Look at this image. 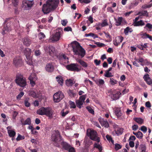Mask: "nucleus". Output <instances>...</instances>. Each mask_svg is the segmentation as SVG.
Masks as SVG:
<instances>
[{
    "label": "nucleus",
    "instance_id": "nucleus-39",
    "mask_svg": "<svg viewBox=\"0 0 152 152\" xmlns=\"http://www.w3.org/2000/svg\"><path fill=\"white\" fill-rule=\"evenodd\" d=\"M137 61H138V62L142 63V62H144V61H146V63L147 64H151H151L148 61L147 59H145V60L144 59L142 58H140L139 59H137L136 60Z\"/></svg>",
    "mask_w": 152,
    "mask_h": 152
},
{
    "label": "nucleus",
    "instance_id": "nucleus-12",
    "mask_svg": "<svg viewBox=\"0 0 152 152\" xmlns=\"http://www.w3.org/2000/svg\"><path fill=\"white\" fill-rule=\"evenodd\" d=\"M54 63L53 62H51L46 64L45 69L46 71L48 72H52L54 70Z\"/></svg>",
    "mask_w": 152,
    "mask_h": 152
},
{
    "label": "nucleus",
    "instance_id": "nucleus-45",
    "mask_svg": "<svg viewBox=\"0 0 152 152\" xmlns=\"http://www.w3.org/2000/svg\"><path fill=\"white\" fill-rule=\"evenodd\" d=\"M29 95L34 98H35L37 97L36 93L34 91H31L29 92Z\"/></svg>",
    "mask_w": 152,
    "mask_h": 152
},
{
    "label": "nucleus",
    "instance_id": "nucleus-54",
    "mask_svg": "<svg viewBox=\"0 0 152 152\" xmlns=\"http://www.w3.org/2000/svg\"><path fill=\"white\" fill-rule=\"evenodd\" d=\"M140 129L144 133H146L147 130V127L144 126H141V128Z\"/></svg>",
    "mask_w": 152,
    "mask_h": 152
},
{
    "label": "nucleus",
    "instance_id": "nucleus-61",
    "mask_svg": "<svg viewBox=\"0 0 152 152\" xmlns=\"http://www.w3.org/2000/svg\"><path fill=\"white\" fill-rule=\"evenodd\" d=\"M122 146L118 144H116L115 145V149L116 150H118L121 148Z\"/></svg>",
    "mask_w": 152,
    "mask_h": 152
},
{
    "label": "nucleus",
    "instance_id": "nucleus-17",
    "mask_svg": "<svg viewBox=\"0 0 152 152\" xmlns=\"http://www.w3.org/2000/svg\"><path fill=\"white\" fill-rule=\"evenodd\" d=\"M133 25L134 26H142L145 25V23L144 21L140 20L139 21L133 22Z\"/></svg>",
    "mask_w": 152,
    "mask_h": 152
},
{
    "label": "nucleus",
    "instance_id": "nucleus-44",
    "mask_svg": "<svg viewBox=\"0 0 152 152\" xmlns=\"http://www.w3.org/2000/svg\"><path fill=\"white\" fill-rule=\"evenodd\" d=\"M105 74L104 75V76L105 77H110L113 76V75H112V73L110 72L105 71Z\"/></svg>",
    "mask_w": 152,
    "mask_h": 152
},
{
    "label": "nucleus",
    "instance_id": "nucleus-14",
    "mask_svg": "<svg viewBox=\"0 0 152 152\" xmlns=\"http://www.w3.org/2000/svg\"><path fill=\"white\" fill-rule=\"evenodd\" d=\"M22 63V59L20 57L17 56L13 59V64L16 66H20Z\"/></svg>",
    "mask_w": 152,
    "mask_h": 152
},
{
    "label": "nucleus",
    "instance_id": "nucleus-19",
    "mask_svg": "<svg viewBox=\"0 0 152 152\" xmlns=\"http://www.w3.org/2000/svg\"><path fill=\"white\" fill-rule=\"evenodd\" d=\"M137 15H139L140 16H143L148 17V13L146 10H143L140 11L137 14Z\"/></svg>",
    "mask_w": 152,
    "mask_h": 152
},
{
    "label": "nucleus",
    "instance_id": "nucleus-52",
    "mask_svg": "<svg viewBox=\"0 0 152 152\" xmlns=\"http://www.w3.org/2000/svg\"><path fill=\"white\" fill-rule=\"evenodd\" d=\"M25 139V137L24 136H22L20 134H19L17 137L16 138L17 141H19L21 140H23Z\"/></svg>",
    "mask_w": 152,
    "mask_h": 152
},
{
    "label": "nucleus",
    "instance_id": "nucleus-40",
    "mask_svg": "<svg viewBox=\"0 0 152 152\" xmlns=\"http://www.w3.org/2000/svg\"><path fill=\"white\" fill-rule=\"evenodd\" d=\"M66 83L67 86H72L73 84V81L70 79L66 80Z\"/></svg>",
    "mask_w": 152,
    "mask_h": 152
},
{
    "label": "nucleus",
    "instance_id": "nucleus-59",
    "mask_svg": "<svg viewBox=\"0 0 152 152\" xmlns=\"http://www.w3.org/2000/svg\"><path fill=\"white\" fill-rule=\"evenodd\" d=\"M152 6L151 4L149 5L145 4L142 6V8L143 9H146L147 8H149Z\"/></svg>",
    "mask_w": 152,
    "mask_h": 152
},
{
    "label": "nucleus",
    "instance_id": "nucleus-10",
    "mask_svg": "<svg viewBox=\"0 0 152 152\" xmlns=\"http://www.w3.org/2000/svg\"><path fill=\"white\" fill-rule=\"evenodd\" d=\"M61 31H56V32L53 34L50 37V39L53 42H56L59 40L61 37Z\"/></svg>",
    "mask_w": 152,
    "mask_h": 152
},
{
    "label": "nucleus",
    "instance_id": "nucleus-46",
    "mask_svg": "<svg viewBox=\"0 0 152 152\" xmlns=\"http://www.w3.org/2000/svg\"><path fill=\"white\" fill-rule=\"evenodd\" d=\"M101 123L105 127L108 128L109 126V123L107 121H104L102 123Z\"/></svg>",
    "mask_w": 152,
    "mask_h": 152
},
{
    "label": "nucleus",
    "instance_id": "nucleus-26",
    "mask_svg": "<svg viewBox=\"0 0 152 152\" xmlns=\"http://www.w3.org/2000/svg\"><path fill=\"white\" fill-rule=\"evenodd\" d=\"M95 82L96 84L99 86H102L104 84V81L102 79H99L95 81Z\"/></svg>",
    "mask_w": 152,
    "mask_h": 152
},
{
    "label": "nucleus",
    "instance_id": "nucleus-2",
    "mask_svg": "<svg viewBox=\"0 0 152 152\" xmlns=\"http://www.w3.org/2000/svg\"><path fill=\"white\" fill-rule=\"evenodd\" d=\"M59 2L58 0H48L46 4H43L42 10L44 14H47L55 9Z\"/></svg>",
    "mask_w": 152,
    "mask_h": 152
},
{
    "label": "nucleus",
    "instance_id": "nucleus-31",
    "mask_svg": "<svg viewBox=\"0 0 152 152\" xmlns=\"http://www.w3.org/2000/svg\"><path fill=\"white\" fill-rule=\"evenodd\" d=\"M132 31L133 30L131 28L127 27L125 29L124 32L125 35H127L128 34L129 32L131 33Z\"/></svg>",
    "mask_w": 152,
    "mask_h": 152
},
{
    "label": "nucleus",
    "instance_id": "nucleus-11",
    "mask_svg": "<svg viewBox=\"0 0 152 152\" xmlns=\"http://www.w3.org/2000/svg\"><path fill=\"white\" fill-rule=\"evenodd\" d=\"M45 49L46 52H49V55L51 56H54L56 54L55 48L52 46H46Z\"/></svg>",
    "mask_w": 152,
    "mask_h": 152
},
{
    "label": "nucleus",
    "instance_id": "nucleus-32",
    "mask_svg": "<svg viewBox=\"0 0 152 152\" xmlns=\"http://www.w3.org/2000/svg\"><path fill=\"white\" fill-rule=\"evenodd\" d=\"M85 36L86 37L91 36L93 37L94 39H95V38L98 37V36L97 35L92 33H90L89 34H85Z\"/></svg>",
    "mask_w": 152,
    "mask_h": 152
},
{
    "label": "nucleus",
    "instance_id": "nucleus-36",
    "mask_svg": "<svg viewBox=\"0 0 152 152\" xmlns=\"http://www.w3.org/2000/svg\"><path fill=\"white\" fill-rule=\"evenodd\" d=\"M76 102L77 107L79 108H81V106L83 104V102L80 100L79 99L76 100Z\"/></svg>",
    "mask_w": 152,
    "mask_h": 152
},
{
    "label": "nucleus",
    "instance_id": "nucleus-48",
    "mask_svg": "<svg viewBox=\"0 0 152 152\" xmlns=\"http://www.w3.org/2000/svg\"><path fill=\"white\" fill-rule=\"evenodd\" d=\"M145 29L148 30V29H151L152 28V25L150 23H147L144 27Z\"/></svg>",
    "mask_w": 152,
    "mask_h": 152
},
{
    "label": "nucleus",
    "instance_id": "nucleus-37",
    "mask_svg": "<svg viewBox=\"0 0 152 152\" xmlns=\"http://www.w3.org/2000/svg\"><path fill=\"white\" fill-rule=\"evenodd\" d=\"M56 78L58 83L60 84V85H62L63 81L62 78L61 77L59 76L56 77Z\"/></svg>",
    "mask_w": 152,
    "mask_h": 152
},
{
    "label": "nucleus",
    "instance_id": "nucleus-3",
    "mask_svg": "<svg viewBox=\"0 0 152 152\" xmlns=\"http://www.w3.org/2000/svg\"><path fill=\"white\" fill-rule=\"evenodd\" d=\"M71 45L72 48L74 55L80 56L81 58L83 57L86 54L84 49L80 45L79 43L76 41L71 43Z\"/></svg>",
    "mask_w": 152,
    "mask_h": 152
},
{
    "label": "nucleus",
    "instance_id": "nucleus-15",
    "mask_svg": "<svg viewBox=\"0 0 152 152\" xmlns=\"http://www.w3.org/2000/svg\"><path fill=\"white\" fill-rule=\"evenodd\" d=\"M143 79L148 84H152V80L149 77V75L148 74H146L144 76Z\"/></svg>",
    "mask_w": 152,
    "mask_h": 152
},
{
    "label": "nucleus",
    "instance_id": "nucleus-23",
    "mask_svg": "<svg viewBox=\"0 0 152 152\" xmlns=\"http://www.w3.org/2000/svg\"><path fill=\"white\" fill-rule=\"evenodd\" d=\"M77 61L83 67L86 68L88 66L87 63L80 59L77 60Z\"/></svg>",
    "mask_w": 152,
    "mask_h": 152
},
{
    "label": "nucleus",
    "instance_id": "nucleus-58",
    "mask_svg": "<svg viewBox=\"0 0 152 152\" xmlns=\"http://www.w3.org/2000/svg\"><path fill=\"white\" fill-rule=\"evenodd\" d=\"M101 25L102 27H104L107 26L108 24L107 22V20L106 19L104 20L102 23L101 24Z\"/></svg>",
    "mask_w": 152,
    "mask_h": 152
},
{
    "label": "nucleus",
    "instance_id": "nucleus-38",
    "mask_svg": "<svg viewBox=\"0 0 152 152\" xmlns=\"http://www.w3.org/2000/svg\"><path fill=\"white\" fill-rule=\"evenodd\" d=\"M68 92V94L70 97H73L75 96L76 94L74 90L69 89V90Z\"/></svg>",
    "mask_w": 152,
    "mask_h": 152
},
{
    "label": "nucleus",
    "instance_id": "nucleus-41",
    "mask_svg": "<svg viewBox=\"0 0 152 152\" xmlns=\"http://www.w3.org/2000/svg\"><path fill=\"white\" fill-rule=\"evenodd\" d=\"M110 83L111 85L113 86L118 83V81L113 78H110Z\"/></svg>",
    "mask_w": 152,
    "mask_h": 152
},
{
    "label": "nucleus",
    "instance_id": "nucleus-50",
    "mask_svg": "<svg viewBox=\"0 0 152 152\" xmlns=\"http://www.w3.org/2000/svg\"><path fill=\"white\" fill-rule=\"evenodd\" d=\"M69 104L70 105V108H75L76 107V105L75 104V103L74 102L70 101L69 102Z\"/></svg>",
    "mask_w": 152,
    "mask_h": 152
},
{
    "label": "nucleus",
    "instance_id": "nucleus-8",
    "mask_svg": "<svg viewBox=\"0 0 152 152\" xmlns=\"http://www.w3.org/2000/svg\"><path fill=\"white\" fill-rule=\"evenodd\" d=\"M64 97L63 93L61 91L55 94L53 96L54 101L56 102H59Z\"/></svg>",
    "mask_w": 152,
    "mask_h": 152
},
{
    "label": "nucleus",
    "instance_id": "nucleus-16",
    "mask_svg": "<svg viewBox=\"0 0 152 152\" xmlns=\"http://www.w3.org/2000/svg\"><path fill=\"white\" fill-rule=\"evenodd\" d=\"M11 30V27L10 23H8L6 25L4 24V27L3 29V32L5 33V31L7 32L10 31Z\"/></svg>",
    "mask_w": 152,
    "mask_h": 152
},
{
    "label": "nucleus",
    "instance_id": "nucleus-4",
    "mask_svg": "<svg viewBox=\"0 0 152 152\" xmlns=\"http://www.w3.org/2000/svg\"><path fill=\"white\" fill-rule=\"evenodd\" d=\"M53 113V112L51 108L49 107H41L37 112V114L40 115H45L49 117H52Z\"/></svg>",
    "mask_w": 152,
    "mask_h": 152
},
{
    "label": "nucleus",
    "instance_id": "nucleus-42",
    "mask_svg": "<svg viewBox=\"0 0 152 152\" xmlns=\"http://www.w3.org/2000/svg\"><path fill=\"white\" fill-rule=\"evenodd\" d=\"M28 79L29 80H36V75L34 74H31L29 77Z\"/></svg>",
    "mask_w": 152,
    "mask_h": 152
},
{
    "label": "nucleus",
    "instance_id": "nucleus-24",
    "mask_svg": "<svg viewBox=\"0 0 152 152\" xmlns=\"http://www.w3.org/2000/svg\"><path fill=\"white\" fill-rule=\"evenodd\" d=\"M133 133L134 135H135L137 138L139 139H142L143 137V134L142 132L140 131H138L137 132H133Z\"/></svg>",
    "mask_w": 152,
    "mask_h": 152
},
{
    "label": "nucleus",
    "instance_id": "nucleus-64",
    "mask_svg": "<svg viewBox=\"0 0 152 152\" xmlns=\"http://www.w3.org/2000/svg\"><path fill=\"white\" fill-rule=\"evenodd\" d=\"M124 39V38L123 37L120 36H118V37L117 40L118 41V42L120 43H121L123 41Z\"/></svg>",
    "mask_w": 152,
    "mask_h": 152
},
{
    "label": "nucleus",
    "instance_id": "nucleus-9",
    "mask_svg": "<svg viewBox=\"0 0 152 152\" xmlns=\"http://www.w3.org/2000/svg\"><path fill=\"white\" fill-rule=\"evenodd\" d=\"M78 66V64L76 63L66 65V68L70 71L79 72L80 70V69L77 67Z\"/></svg>",
    "mask_w": 152,
    "mask_h": 152
},
{
    "label": "nucleus",
    "instance_id": "nucleus-60",
    "mask_svg": "<svg viewBox=\"0 0 152 152\" xmlns=\"http://www.w3.org/2000/svg\"><path fill=\"white\" fill-rule=\"evenodd\" d=\"M95 44L96 45L98 46L101 47H104L105 46V45L102 43L100 42H96Z\"/></svg>",
    "mask_w": 152,
    "mask_h": 152
},
{
    "label": "nucleus",
    "instance_id": "nucleus-49",
    "mask_svg": "<svg viewBox=\"0 0 152 152\" xmlns=\"http://www.w3.org/2000/svg\"><path fill=\"white\" fill-rule=\"evenodd\" d=\"M69 111L68 110L64 112V110H62L61 112V115L63 117H65L67 114L68 113Z\"/></svg>",
    "mask_w": 152,
    "mask_h": 152
},
{
    "label": "nucleus",
    "instance_id": "nucleus-47",
    "mask_svg": "<svg viewBox=\"0 0 152 152\" xmlns=\"http://www.w3.org/2000/svg\"><path fill=\"white\" fill-rule=\"evenodd\" d=\"M106 137L107 140L109 142H110L111 141L112 143L114 142V141L113 140L111 136L107 134L106 136Z\"/></svg>",
    "mask_w": 152,
    "mask_h": 152
},
{
    "label": "nucleus",
    "instance_id": "nucleus-13",
    "mask_svg": "<svg viewBox=\"0 0 152 152\" xmlns=\"http://www.w3.org/2000/svg\"><path fill=\"white\" fill-rule=\"evenodd\" d=\"M58 58L61 64H64L67 63L68 62L69 58L65 55H60Z\"/></svg>",
    "mask_w": 152,
    "mask_h": 152
},
{
    "label": "nucleus",
    "instance_id": "nucleus-20",
    "mask_svg": "<svg viewBox=\"0 0 152 152\" xmlns=\"http://www.w3.org/2000/svg\"><path fill=\"white\" fill-rule=\"evenodd\" d=\"M115 113L118 118L121 116L123 114L121 108H117L115 110Z\"/></svg>",
    "mask_w": 152,
    "mask_h": 152
},
{
    "label": "nucleus",
    "instance_id": "nucleus-6",
    "mask_svg": "<svg viewBox=\"0 0 152 152\" xmlns=\"http://www.w3.org/2000/svg\"><path fill=\"white\" fill-rule=\"evenodd\" d=\"M87 134L91 140L99 143L100 141V137L97 132L93 129L87 130Z\"/></svg>",
    "mask_w": 152,
    "mask_h": 152
},
{
    "label": "nucleus",
    "instance_id": "nucleus-25",
    "mask_svg": "<svg viewBox=\"0 0 152 152\" xmlns=\"http://www.w3.org/2000/svg\"><path fill=\"white\" fill-rule=\"evenodd\" d=\"M31 52V49L28 48H26L24 50V53L26 57L30 56Z\"/></svg>",
    "mask_w": 152,
    "mask_h": 152
},
{
    "label": "nucleus",
    "instance_id": "nucleus-33",
    "mask_svg": "<svg viewBox=\"0 0 152 152\" xmlns=\"http://www.w3.org/2000/svg\"><path fill=\"white\" fill-rule=\"evenodd\" d=\"M26 61L28 65H31L32 64V58L31 56L26 57Z\"/></svg>",
    "mask_w": 152,
    "mask_h": 152
},
{
    "label": "nucleus",
    "instance_id": "nucleus-5",
    "mask_svg": "<svg viewBox=\"0 0 152 152\" xmlns=\"http://www.w3.org/2000/svg\"><path fill=\"white\" fill-rule=\"evenodd\" d=\"M15 82L18 85L23 88L25 87L27 85L25 78L20 74H18L16 75Z\"/></svg>",
    "mask_w": 152,
    "mask_h": 152
},
{
    "label": "nucleus",
    "instance_id": "nucleus-56",
    "mask_svg": "<svg viewBox=\"0 0 152 152\" xmlns=\"http://www.w3.org/2000/svg\"><path fill=\"white\" fill-rule=\"evenodd\" d=\"M39 39H42L45 37V35L43 33L40 32L39 35Z\"/></svg>",
    "mask_w": 152,
    "mask_h": 152
},
{
    "label": "nucleus",
    "instance_id": "nucleus-29",
    "mask_svg": "<svg viewBox=\"0 0 152 152\" xmlns=\"http://www.w3.org/2000/svg\"><path fill=\"white\" fill-rule=\"evenodd\" d=\"M97 142L95 143L94 145V148L98 149L100 151H101L102 150V147Z\"/></svg>",
    "mask_w": 152,
    "mask_h": 152
},
{
    "label": "nucleus",
    "instance_id": "nucleus-57",
    "mask_svg": "<svg viewBox=\"0 0 152 152\" xmlns=\"http://www.w3.org/2000/svg\"><path fill=\"white\" fill-rule=\"evenodd\" d=\"M86 109L88 110L89 112L92 114H94V111L90 107L88 106L86 107Z\"/></svg>",
    "mask_w": 152,
    "mask_h": 152
},
{
    "label": "nucleus",
    "instance_id": "nucleus-28",
    "mask_svg": "<svg viewBox=\"0 0 152 152\" xmlns=\"http://www.w3.org/2000/svg\"><path fill=\"white\" fill-rule=\"evenodd\" d=\"M8 133L9 136L11 137H14L16 134L15 132L12 130H8Z\"/></svg>",
    "mask_w": 152,
    "mask_h": 152
},
{
    "label": "nucleus",
    "instance_id": "nucleus-30",
    "mask_svg": "<svg viewBox=\"0 0 152 152\" xmlns=\"http://www.w3.org/2000/svg\"><path fill=\"white\" fill-rule=\"evenodd\" d=\"M134 120L139 124H141L144 123L143 119L140 118H135Z\"/></svg>",
    "mask_w": 152,
    "mask_h": 152
},
{
    "label": "nucleus",
    "instance_id": "nucleus-1",
    "mask_svg": "<svg viewBox=\"0 0 152 152\" xmlns=\"http://www.w3.org/2000/svg\"><path fill=\"white\" fill-rule=\"evenodd\" d=\"M51 139L55 146L59 147L61 145L63 148L67 151L71 146L68 143L62 141V137L59 132L57 130L55 131L52 134Z\"/></svg>",
    "mask_w": 152,
    "mask_h": 152
},
{
    "label": "nucleus",
    "instance_id": "nucleus-55",
    "mask_svg": "<svg viewBox=\"0 0 152 152\" xmlns=\"http://www.w3.org/2000/svg\"><path fill=\"white\" fill-rule=\"evenodd\" d=\"M86 96V94L82 95L80 96L79 99L84 102L85 100Z\"/></svg>",
    "mask_w": 152,
    "mask_h": 152
},
{
    "label": "nucleus",
    "instance_id": "nucleus-7",
    "mask_svg": "<svg viewBox=\"0 0 152 152\" xmlns=\"http://www.w3.org/2000/svg\"><path fill=\"white\" fill-rule=\"evenodd\" d=\"M110 93L111 94L110 97L113 100H116L118 99L121 94L119 91H117L115 90H111Z\"/></svg>",
    "mask_w": 152,
    "mask_h": 152
},
{
    "label": "nucleus",
    "instance_id": "nucleus-35",
    "mask_svg": "<svg viewBox=\"0 0 152 152\" xmlns=\"http://www.w3.org/2000/svg\"><path fill=\"white\" fill-rule=\"evenodd\" d=\"M142 38L143 39H146L148 38L150 40H152V37L149 34L145 33L142 34Z\"/></svg>",
    "mask_w": 152,
    "mask_h": 152
},
{
    "label": "nucleus",
    "instance_id": "nucleus-51",
    "mask_svg": "<svg viewBox=\"0 0 152 152\" xmlns=\"http://www.w3.org/2000/svg\"><path fill=\"white\" fill-rule=\"evenodd\" d=\"M24 93L23 92H20L18 95L17 96L16 98L17 99H21L24 95Z\"/></svg>",
    "mask_w": 152,
    "mask_h": 152
},
{
    "label": "nucleus",
    "instance_id": "nucleus-27",
    "mask_svg": "<svg viewBox=\"0 0 152 152\" xmlns=\"http://www.w3.org/2000/svg\"><path fill=\"white\" fill-rule=\"evenodd\" d=\"M34 4V2L33 1H27L25 2V6H27L29 8H30L32 7Z\"/></svg>",
    "mask_w": 152,
    "mask_h": 152
},
{
    "label": "nucleus",
    "instance_id": "nucleus-43",
    "mask_svg": "<svg viewBox=\"0 0 152 152\" xmlns=\"http://www.w3.org/2000/svg\"><path fill=\"white\" fill-rule=\"evenodd\" d=\"M29 98H27L25 99L24 101V105L27 107H29L31 105L30 103L29 102Z\"/></svg>",
    "mask_w": 152,
    "mask_h": 152
},
{
    "label": "nucleus",
    "instance_id": "nucleus-21",
    "mask_svg": "<svg viewBox=\"0 0 152 152\" xmlns=\"http://www.w3.org/2000/svg\"><path fill=\"white\" fill-rule=\"evenodd\" d=\"M114 20L115 21L116 24L115 25L116 26H118L121 25V23L122 22L123 20L122 17H119L117 19L115 18Z\"/></svg>",
    "mask_w": 152,
    "mask_h": 152
},
{
    "label": "nucleus",
    "instance_id": "nucleus-34",
    "mask_svg": "<svg viewBox=\"0 0 152 152\" xmlns=\"http://www.w3.org/2000/svg\"><path fill=\"white\" fill-rule=\"evenodd\" d=\"M123 131L122 128H118L117 130H115V132L117 135H119L122 134Z\"/></svg>",
    "mask_w": 152,
    "mask_h": 152
},
{
    "label": "nucleus",
    "instance_id": "nucleus-18",
    "mask_svg": "<svg viewBox=\"0 0 152 152\" xmlns=\"http://www.w3.org/2000/svg\"><path fill=\"white\" fill-rule=\"evenodd\" d=\"M21 122L23 126L30 125L31 123V119L30 118H28L26 120L23 121V118L21 120Z\"/></svg>",
    "mask_w": 152,
    "mask_h": 152
},
{
    "label": "nucleus",
    "instance_id": "nucleus-62",
    "mask_svg": "<svg viewBox=\"0 0 152 152\" xmlns=\"http://www.w3.org/2000/svg\"><path fill=\"white\" fill-rule=\"evenodd\" d=\"M67 151H68L69 152H75V148L72 146H71V147L69 148Z\"/></svg>",
    "mask_w": 152,
    "mask_h": 152
},
{
    "label": "nucleus",
    "instance_id": "nucleus-63",
    "mask_svg": "<svg viewBox=\"0 0 152 152\" xmlns=\"http://www.w3.org/2000/svg\"><path fill=\"white\" fill-rule=\"evenodd\" d=\"M16 152H25L23 149L22 148H18L16 149L15 150Z\"/></svg>",
    "mask_w": 152,
    "mask_h": 152
},
{
    "label": "nucleus",
    "instance_id": "nucleus-53",
    "mask_svg": "<svg viewBox=\"0 0 152 152\" xmlns=\"http://www.w3.org/2000/svg\"><path fill=\"white\" fill-rule=\"evenodd\" d=\"M18 0H12V3L14 6L17 7L18 4Z\"/></svg>",
    "mask_w": 152,
    "mask_h": 152
},
{
    "label": "nucleus",
    "instance_id": "nucleus-22",
    "mask_svg": "<svg viewBox=\"0 0 152 152\" xmlns=\"http://www.w3.org/2000/svg\"><path fill=\"white\" fill-rule=\"evenodd\" d=\"M23 43L26 46H29L31 44V40L28 38H25L23 40Z\"/></svg>",
    "mask_w": 152,
    "mask_h": 152
}]
</instances>
